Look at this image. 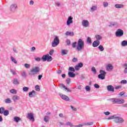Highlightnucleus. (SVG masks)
Wrapping results in <instances>:
<instances>
[{
  "label": "nucleus",
  "instance_id": "1a4fd4ad",
  "mask_svg": "<svg viewBox=\"0 0 127 127\" xmlns=\"http://www.w3.org/2000/svg\"><path fill=\"white\" fill-rule=\"evenodd\" d=\"M106 70L108 72H111V71H113L114 70V66L112 65L111 64H108L106 67Z\"/></svg>",
  "mask_w": 127,
  "mask_h": 127
},
{
  "label": "nucleus",
  "instance_id": "4c0bfd02",
  "mask_svg": "<svg viewBox=\"0 0 127 127\" xmlns=\"http://www.w3.org/2000/svg\"><path fill=\"white\" fill-rule=\"evenodd\" d=\"M10 72L11 73V74H12V75H16L17 73H16V71H15V70H13L12 69H11L10 70Z\"/></svg>",
  "mask_w": 127,
  "mask_h": 127
},
{
  "label": "nucleus",
  "instance_id": "f257e3e1",
  "mask_svg": "<svg viewBox=\"0 0 127 127\" xmlns=\"http://www.w3.org/2000/svg\"><path fill=\"white\" fill-rule=\"evenodd\" d=\"M77 42H73L72 44V48H76V51H82L85 48V42L82 39H79Z\"/></svg>",
  "mask_w": 127,
  "mask_h": 127
},
{
  "label": "nucleus",
  "instance_id": "ddd939ff",
  "mask_svg": "<svg viewBox=\"0 0 127 127\" xmlns=\"http://www.w3.org/2000/svg\"><path fill=\"white\" fill-rule=\"evenodd\" d=\"M107 89L109 92H114L115 88L112 85H108L107 86Z\"/></svg>",
  "mask_w": 127,
  "mask_h": 127
},
{
  "label": "nucleus",
  "instance_id": "393cba45",
  "mask_svg": "<svg viewBox=\"0 0 127 127\" xmlns=\"http://www.w3.org/2000/svg\"><path fill=\"white\" fill-rule=\"evenodd\" d=\"M115 7L116 8H123V7H124V5L120 4H116L115 5Z\"/></svg>",
  "mask_w": 127,
  "mask_h": 127
},
{
  "label": "nucleus",
  "instance_id": "9d476101",
  "mask_svg": "<svg viewBox=\"0 0 127 127\" xmlns=\"http://www.w3.org/2000/svg\"><path fill=\"white\" fill-rule=\"evenodd\" d=\"M27 118L30 120V121H32V122H34V116L33 114L32 113H28Z\"/></svg>",
  "mask_w": 127,
  "mask_h": 127
},
{
  "label": "nucleus",
  "instance_id": "052dcab7",
  "mask_svg": "<svg viewBox=\"0 0 127 127\" xmlns=\"http://www.w3.org/2000/svg\"><path fill=\"white\" fill-rule=\"evenodd\" d=\"M94 87L96 89H99V88H100V85H99V84L96 83V84H94Z\"/></svg>",
  "mask_w": 127,
  "mask_h": 127
},
{
  "label": "nucleus",
  "instance_id": "a19ab883",
  "mask_svg": "<svg viewBox=\"0 0 127 127\" xmlns=\"http://www.w3.org/2000/svg\"><path fill=\"white\" fill-rule=\"evenodd\" d=\"M85 90L87 92H89V91H91V87H90L89 85L86 86Z\"/></svg>",
  "mask_w": 127,
  "mask_h": 127
},
{
  "label": "nucleus",
  "instance_id": "774afa93",
  "mask_svg": "<svg viewBox=\"0 0 127 127\" xmlns=\"http://www.w3.org/2000/svg\"><path fill=\"white\" fill-rule=\"evenodd\" d=\"M43 77V75L41 74L38 75V80H41V78Z\"/></svg>",
  "mask_w": 127,
  "mask_h": 127
},
{
  "label": "nucleus",
  "instance_id": "4468645a",
  "mask_svg": "<svg viewBox=\"0 0 127 127\" xmlns=\"http://www.w3.org/2000/svg\"><path fill=\"white\" fill-rule=\"evenodd\" d=\"M100 45V41H94L92 43L93 47H98Z\"/></svg>",
  "mask_w": 127,
  "mask_h": 127
},
{
  "label": "nucleus",
  "instance_id": "7c9ffc66",
  "mask_svg": "<svg viewBox=\"0 0 127 127\" xmlns=\"http://www.w3.org/2000/svg\"><path fill=\"white\" fill-rule=\"evenodd\" d=\"M42 60H43V62H45V61H47V55H44L42 57Z\"/></svg>",
  "mask_w": 127,
  "mask_h": 127
},
{
  "label": "nucleus",
  "instance_id": "5701e85b",
  "mask_svg": "<svg viewBox=\"0 0 127 127\" xmlns=\"http://www.w3.org/2000/svg\"><path fill=\"white\" fill-rule=\"evenodd\" d=\"M20 121H21V119L18 117H15L13 119V121L15 122V123H18Z\"/></svg>",
  "mask_w": 127,
  "mask_h": 127
},
{
  "label": "nucleus",
  "instance_id": "a18cd8bd",
  "mask_svg": "<svg viewBox=\"0 0 127 127\" xmlns=\"http://www.w3.org/2000/svg\"><path fill=\"white\" fill-rule=\"evenodd\" d=\"M103 5L104 7H107V6H109V3H108V2H104L103 3Z\"/></svg>",
  "mask_w": 127,
  "mask_h": 127
},
{
  "label": "nucleus",
  "instance_id": "473e14b6",
  "mask_svg": "<svg viewBox=\"0 0 127 127\" xmlns=\"http://www.w3.org/2000/svg\"><path fill=\"white\" fill-rule=\"evenodd\" d=\"M32 95H37V92L34 90H32L31 92H29V96H32Z\"/></svg>",
  "mask_w": 127,
  "mask_h": 127
},
{
  "label": "nucleus",
  "instance_id": "a211bd4d",
  "mask_svg": "<svg viewBox=\"0 0 127 127\" xmlns=\"http://www.w3.org/2000/svg\"><path fill=\"white\" fill-rule=\"evenodd\" d=\"M68 75L69 77H70V78H74V77H75V76H76V75L75 74V73L74 72H71V71L68 72Z\"/></svg>",
  "mask_w": 127,
  "mask_h": 127
},
{
  "label": "nucleus",
  "instance_id": "6e6d98bb",
  "mask_svg": "<svg viewBox=\"0 0 127 127\" xmlns=\"http://www.w3.org/2000/svg\"><path fill=\"white\" fill-rule=\"evenodd\" d=\"M55 4L57 5V6H58L59 7L61 5V4L60 3V2H58V1H56L55 2Z\"/></svg>",
  "mask_w": 127,
  "mask_h": 127
},
{
  "label": "nucleus",
  "instance_id": "680f3d73",
  "mask_svg": "<svg viewBox=\"0 0 127 127\" xmlns=\"http://www.w3.org/2000/svg\"><path fill=\"white\" fill-rule=\"evenodd\" d=\"M121 84H127V82L126 80H123L121 81Z\"/></svg>",
  "mask_w": 127,
  "mask_h": 127
},
{
  "label": "nucleus",
  "instance_id": "9b49d317",
  "mask_svg": "<svg viewBox=\"0 0 127 127\" xmlns=\"http://www.w3.org/2000/svg\"><path fill=\"white\" fill-rule=\"evenodd\" d=\"M72 23H73V18L72 17V16H70L67 18V20L66 21V24L67 25H69Z\"/></svg>",
  "mask_w": 127,
  "mask_h": 127
},
{
  "label": "nucleus",
  "instance_id": "f03ea898",
  "mask_svg": "<svg viewBox=\"0 0 127 127\" xmlns=\"http://www.w3.org/2000/svg\"><path fill=\"white\" fill-rule=\"evenodd\" d=\"M108 101H110V102H111L113 104H118L119 105H122L125 103V99L121 98H114L108 99Z\"/></svg>",
  "mask_w": 127,
  "mask_h": 127
},
{
  "label": "nucleus",
  "instance_id": "aec40b11",
  "mask_svg": "<svg viewBox=\"0 0 127 127\" xmlns=\"http://www.w3.org/2000/svg\"><path fill=\"white\" fill-rule=\"evenodd\" d=\"M65 35H66V36H74V32H69V31H67L65 33Z\"/></svg>",
  "mask_w": 127,
  "mask_h": 127
},
{
  "label": "nucleus",
  "instance_id": "37998d69",
  "mask_svg": "<svg viewBox=\"0 0 127 127\" xmlns=\"http://www.w3.org/2000/svg\"><path fill=\"white\" fill-rule=\"evenodd\" d=\"M5 109L3 107L0 108V114H3Z\"/></svg>",
  "mask_w": 127,
  "mask_h": 127
},
{
  "label": "nucleus",
  "instance_id": "4be33fe9",
  "mask_svg": "<svg viewBox=\"0 0 127 127\" xmlns=\"http://www.w3.org/2000/svg\"><path fill=\"white\" fill-rule=\"evenodd\" d=\"M95 38H96V41H100V40H102V37L100 35H96L95 36Z\"/></svg>",
  "mask_w": 127,
  "mask_h": 127
},
{
  "label": "nucleus",
  "instance_id": "5fc2aeb1",
  "mask_svg": "<svg viewBox=\"0 0 127 127\" xmlns=\"http://www.w3.org/2000/svg\"><path fill=\"white\" fill-rule=\"evenodd\" d=\"M66 44L68 46H70L71 44V41L69 39L66 40Z\"/></svg>",
  "mask_w": 127,
  "mask_h": 127
},
{
  "label": "nucleus",
  "instance_id": "c85d7f7f",
  "mask_svg": "<svg viewBox=\"0 0 127 127\" xmlns=\"http://www.w3.org/2000/svg\"><path fill=\"white\" fill-rule=\"evenodd\" d=\"M97 5L95 6H93L91 8H90V11L91 12H94L95 10H97Z\"/></svg>",
  "mask_w": 127,
  "mask_h": 127
},
{
  "label": "nucleus",
  "instance_id": "ea45409f",
  "mask_svg": "<svg viewBox=\"0 0 127 127\" xmlns=\"http://www.w3.org/2000/svg\"><path fill=\"white\" fill-rule=\"evenodd\" d=\"M35 90H36V91H37L38 92H39V91H40V87L39 86V85H36L35 86Z\"/></svg>",
  "mask_w": 127,
  "mask_h": 127
},
{
  "label": "nucleus",
  "instance_id": "864d4df0",
  "mask_svg": "<svg viewBox=\"0 0 127 127\" xmlns=\"http://www.w3.org/2000/svg\"><path fill=\"white\" fill-rule=\"evenodd\" d=\"M77 66H78V67H79V68H82V67H83V66H84V64H83V63H80L78 64Z\"/></svg>",
  "mask_w": 127,
  "mask_h": 127
},
{
  "label": "nucleus",
  "instance_id": "6e6552de",
  "mask_svg": "<svg viewBox=\"0 0 127 127\" xmlns=\"http://www.w3.org/2000/svg\"><path fill=\"white\" fill-rule=\"evenodd\" d=\"M114 121L115 122V123H119V124H122V123H124V122H125V120L121 117H117V115H116L115 120H114Z\"/></svg>",
  "mask_w": 127,
  "mask_h": 127
},
{
  "label": "nucleus",
  "instance_id": "de8ad7c7",
  "mask_svg": "<svg viewBox=\"0 0 127 127\" xmlns=\"http://www.w3.org/2000/svg\"><path fill=\"white\" fill-rule=\"evenodd\" d=\"M113 119H114V120H115L116 115H114V116L109 117L108 118H107V120H113Z\"/></svg>",
  "mask_w": 127,
  "mask_h": 127
},
{
  "label": "nucleus",
  "instance_id": "338daca9",
  "mask_svg": "<svg viewBox=\"0 0 127 127\" xmlns=\"http://www.w3.org/2000/svg\"><path fill=\"white\" fill-rule=\"evenodd\" d=\"M13 51H14V52H15V53H18V52H17V50H16V49H15V48H13Z\"/></svg>",
  "mask_w": 127,
  "mask_h": 127
},
{
  "label": "nucleus",
  "instance_id": "0eeeda50",
  "mask_svg": "<svg viewBox=\"0 0 127 127\" xmlns=\"http://www.w3.org/2000/svg\"><path fill=\"white\" fill-rule=\"evenodd\" d=\"M17 9V4L16 3H12L10 6L9 10L11 11V12H14L15 10Z\"/></svg>",
  "mask_w": 127,
  "mask_h": 127
},
{
  "label": "nucleus",
  "instance_id": "79ce46f5",
  "mask_svg": "<svg viewBox=\"0 0 127 127\" xmlns=\"http://www.w3.org/2000/svg\"><path fill=\"white\" fill-rule=\"evenodd\" d=\"M21 76L23 77V78H26V72H25V71L22 72Z\"/></svg>",
  "mask_w": 127,
  "mask_h": 127
},
{
  "label": "nucleus",
  "instance_id": "6ab92c4d",
  "mask_svg": "<svg viewBox=\"0 0 127 127\" xmlns=\"http://www.w3.org/2000/svg\"><path fill=\"white\" fill-rule=\"evenodd\" d=\"M19 99H20V98L18 96H13L12 97V99L13 100V101H14V102H16V101H18Z\"/></svg>",
  "mask_w": 127,
  "mask_h": 127
},
{
  "label": "nucleus",
  "instance_id": "7ed1b4c3",
  "mask_svg": "<svg viewBox=\"0 0 127 127\" xmlns=\"http://www.w3.org/2000/svg\"><path fill=\"white\" fill-rule=\"evenodd\" d=\"M40 71V68L39 67L36 66L34 68H33L31 69L30 75H34L35 74H37V73H39Z\"/></svg>",
  "mask_w": 127,
  "mask_h": 127
},
{
  "label": "nucleus",
  "instance_id": "58836bf2",
  "mask_svg": "<svg viewBox=\"0 0 127 127\" xmlns=\"http://www.w3.org/2000/svg\"><path fill=\"white\" fill-rule=\"evenodd\" d=\"M28 90H29V88L26 86L23 87V92H28Z\"/></svg>",
  "mask_w": 127,
  "mask_h": 127
},
{
  "label": "nucleus",
  "instance_id": "dca6fc26",
  "mask_svg": "<svg viewBox=\"0 0 127 127\" xmlns=\"http://www.w3.org/2000/svg\"><path fill=\"white\" fill-rule=\"evenodd\" d=\"M61 98H62L64 101H66V102H69L70 101V98L67 96H61Z\"/></svg>",
  "mask_w": 127,
  "mask_h": 127
},
{
  "label": "nucleus",
  "instance_id": "b1692460",
  "mask_svg": "<svg viewBox=\"0 0 127 127\" xmlns=\"http://www.w3.org/2000/svg\"><path fill=\"white\" fill-rule=\"evenodd\" d=\"M49 120H50V117L48 116H45L44 118V121L45 123H48V122H49Z\"/></svg>",
  "mask_w": 127,
  "mask_h": 127
},
{
  "label": "nucleus",
  "instance_id": "72a5a7b5",
  "mask_svg": "<svg viewBox=\"0 0 127 127\" xmlns=\"http://www.w3.org/2000/svg\"><path fill=\"white\" fill-rule=\"evenodd\" d=\"M11 60L14 64H17V61L15 59L13 58V57H11Z\"/></svg>",
  "mask_w": 127,
  "mask_h": 127
},
{
  "label": "nucleus",
  "instance_id": "2f4dec72",
  "mask_svg": "<svg viewBox=\"0 0 127 127\" xmlns=\"http://www.w3.org/2000/svg\"><path fill=\"white\" fill-rule=\"evenodd\" d=\"M3 114V115L5 116V117H6L7 116H8V115H9V111H8V110H5L4 111Z\"/></svg>",
  "mask_w": 127,
  "mask_h": 127
},
{
  "label": "nucleus",
  "instance_id": "412c9836",
  "mask_svg": "<svg viewBox=\"0 0 127 127\" xmlns=\"http://www.w3.org/2000/svg\"><path fill=\"white\" fill-rule=\"evenodd\" d=\"M119 26V24H118V23L117 22H113V23H110V24L109 25V27H112L113 26Z\"/></svg>",
  "mask_w": 127,
  "mask_h": 127
},
{
  "label": "nucleus",
  "instance_id": "423d86ee",
  "mask_svg": "<svg viewBox=\"0 0 127 127\" xmlns=\"http://www.w3.org/2000/svg\"><path fill=\"white\" fill-rule=\"evenodd\" d=\"M116 37H121L124 35V31L121 29H118L115 33Z\"/></svg>",
  "mask_w": 127,
  "mask_h": 127
},
{
  "label": "nucleus",
  "instance_id": "0e129e2a",
  "mask_svg": "<svg viewBox=\"0 0 127 127\" xmlns=\"http://www.w3.org/2000/svg\"><path fill=\"white\" fill-rule=\"evenodd\" d=\"M75 70L78 71V70H80V67H79V66H78V65H76L75 66Z\"/></svg>",
  "mask_w": 127,
  "mask_h": 127
},
{
  "label": "nucleus",
  "instance_id": "cd10ccee",
  "mask_svg": "<svg viewBox=\"0 0 127 127\" xmlns=\"http://www.w3.org/2000/svg\"><path fill=\"white\" fill-rule=\"evenodd\" d=\"M121 46L123 47L127 46V41L126 40L123 41L121 43Z\"/></svg>",
  "mask_w": 127,
  "mask_h": 127
},
{
  "label": "nucleus",
  "instance_id": "f8f14e48",
  "mask_svg": "<svg viewBox=\"0 0 127 127\" xmlns=\"http://www.w3.org/2000/svg\"><path fill=\"white\" fill-rule=\"evenodd\" d=\"M82 24L84 27H88L89 26V21L87 20H83L82 21Z\"/></svg>",
  "mask_w": 127,
  "mask_h": 127
},
{
  "label": "nucleus",
  "instance_id": "39448f33",
  "mask_svg": "<svg viewBox=\"0 0 127 127\" xmlns=\"http://www.w3.org/2000/svg\"><path fill=\"white\" fill-rule=\"evenodd\" d=\"M100 74L98 75L99 79H101V80L105 79V77H106V75L107 74V72L103 70H100Z\"/></svg>",
  "mask_w": 127,
  "mask_h": 127
},
{
  "label": "nucleus",
  "instance_id": "49530a36",
  "mask_svg": "<svg viewBox=\"0 0 127 127\" xmlns=\"http://www.w3.org/2000/svg\"><path fill=\"white\" fill-rule=\"evenodd\" d=\"M93 122H88L87 123H84V126H92L93 125Z\"/></svg>",
  "mask_w": 127,
  "mask_h": 127
},
{
  "label": "nucleus",
  "instance_id": "8fccbe9b",
  "mask_svg": "<svg viewBox=\"0 0 127 127\" xmlns=\"http://www.w3.org/2000/svg\"><path fill=\"white\" fill-rule=\"evenodd\" d=\"M68 71H71L72 72H75V68L74 67L70 66L69 67Z\"/></svg>",
  "mask_w": 127,
  "mask_h": 127
},
{
  "label": "nucleus",
  "instance_id": "4d7b16f0",
  "mask_svg": "<svg viewBox=\"0 0 127 127\" xmlns=\"http://www.w3.org/2000/svg\"><path fill=\"white\" fill-rule=\"evenodd\" d=\"M65 126H69V127H71L72 126V123L69 122H66L65 124Z\"/></svg>",
  "mask_w": 127,
  "mask_h": 127
},
{
  "label": "nucleus",
  "instance_id": "2eb2a0df",
  "mask_svg": "<svg viewBox=\"0 0 127 127\" xmlns=\"http://www.w3.org/2000/svg\"><path fill=\"white\" fill-rule=\"evenodd\" d=\"M12 83L13 85H19L20 84L19 81L16 78H13Z\"/></svg>",
  "mask_w": 127,
  "mask_h": 127
},
{
  "label": "nucleus",
  "instance_id": "69168bd1",
  "mask_svg": "<svg viewBox=\"0 0 127 127\" xmlns=\"http://www.w3.org/2000/svg\"><path fill=\"white\" fill-rule=\"evenodd\" d=\"M76 61H78V59L76 58H73V59H72V62H76Z\"/></svg>",
  "mask_w": 127,
  "mask_h": 127
},
{
  "label": "nucleus",
  "instance_id": "603ef678",
  "mask_svg": "<svg viewBox=\"0 0 127 127\" xmlns=\"http://www.w3.org/2000/svg\"><path fill=\"white\" fill-rule=\"evenodd\" d=\"M70 108L72 110V111H74V112L77 111V108L72 105L70 106Z\"/></svg>",
  "mask_w": 127,
  "mask_h": 127
},
{
  "label": "nucleus",
  "instance_id": "c756f323",
  "mask_svg": "<svg viewBox=\"0 0 127 127\" xmlns=\"http://www.w3.org/2000/svg\"><path fill=\"white\" fill-rule=\"evenodd\" d=\"M67 51L65 50H61V55L63 56L67 55Z\"/></svg>",
  "mask_w": 127,
  "mask_h": 127
},
{
  "label": "nucleus",
  "instance_id": "f704fd0d",
  "mask_svg": "<svg viewBox=\"0 0 127 127\" xmlns=\"http://www.w3.org/2000/svg\"><path fill=\"white\" fill-rule=\"evenodd\" d=\"M5 103L6 104H10L11 103V100L10 98H7L5 100Z\"/></svg>",
  "mask_w": 127,
  "mask_h": 127
},
{
  "label": "nucleus",
  "instance_id": "20e7f679",
  "mask_svg": "<svg viewBox=\"0 0 127 127\" xmlns=\"http://www.w3.org/2000/svg\"><path fill=\"white\" fill-rule=\"evenodd\" d=\"M59 43V38L58 37H56L52 43V47H56V46H58Z\"/></svg>",
  "mask_w": 127,
  "mask_h": 127
},
{
  "label": "nucleus",
  "instance_id": "c9c22d12",
  "mask_svg": "<svg viewBox=\"0 0 127 127\" xmlns=\"http://www.w3.org/2000/svg\"><path fill=\"white\" fill-rule=\"evenodd\" d=\"M87 42L88 44H91V43H92V39H91L90 37H87Z\"/></svg>",
  "mask_w": 127,
  "mask_h": 127
},
{
  "label": "nucleus",
  "instance_id": "f3484780",
  "mask_svg": "<svg viewBox=\"0 0 127 127\" xmlns=\"http://www.w3.org/2000/svg\"><path fill=\"white\" fill-rule=\"evenodd\" d=\"M60 86L61 87V88H63L64 89V90H67V92H69L70 91L69 90V88H67V87H66V86H65V85L63 84V83H61L60 84Z\"/></svg>",
  "mask_w": 127,
  "mask_h": 127
},
{
  "label": "nucleus",
  "instance_id": "bf43d9fd",
  "mask_svg": "<svg viewBox=\"0 0 127 127\" xmlns=\"http://www.w3.org/2000/svg\"><path fill=\"white\" fill-rule=\"evenodd\" d=\"M35 60L37 62H40V61H41V59L40 58H36L35 59Z\"/></svg>",
  "mask_w": 127,
  "mask_h": 127
},
{
  "label": "nucleus",
  "instance_id": "bb28decb",
  "mask_svg": "<svg viewBox=\"0 0 127 127\" xmlns=\"http://www.w3.org/2000/svg\"><path fill=\"white\" fill-rule=\"evenodd\" d=\"M47 61L48 62H51L52 61V57L49 56V54H47Z\"/></svg>",
  "mask_w": 127,
  "mask_h": 127
},
{
  "label": "nucleus",
  "instance_id": "a878e982",
  "mask_svg": "<svg viewBox=\"0 0 127 127\" xmlns=\"http://www.w3.org/2000/svg\"><path fill=\"white\" fill-rule=\"evenodd\" d=\"M10 93L13 94V95H16L17 91L14 89H12L10 90Z\"/></svg>",
  "mask_w": 127,
  "mask_h": 127
},
{
  "label": "nucleus",
  "instance_id": "13d9d810",
  "mask_svg": "<svg viewBox=\"0 0 127 127\" xmlns=\"http://www.w3.org/2000/svg\"><path fill=\"white\" fill-rule=\"evenodd\" d=\"M104 114L105 115V116H109V115H111V113L109 111L104 112Z\"/></svg>",
  "mask_w": 127,
  "mask_h": 127
},
{
  "label": "nucleus",
  "instance_id": "e2e57ef3",
  "mask_svg": "<svg viewBox=\"0 0 127 127\" xmlns=\"http://www.w3.org/2000/svg\"><path fill=\"white\" fill-rule=\"evenodd\" d=\"M54 53V50H51V51L49 52L50 55H52Z\"/></svg>",
  "mask_w": 127,
  "mask_h": 127
},
{
  "label": "nucleus",
  "instance_id": "09e8293b",
  "mask_svg": "<svg viewBox=\"0 0 127 127\" xmlns=\"http://www.w3.org/2000/svg\"><path fill=\"white\" fill-rule=\"evenodd\" d=\"M71 82V79L70 78H68L66 80V83L67 85H69Z\"/></svg>",
  "mask_w": 127,
  "mask_h": 127
},
{
  "label": "nucleus",
  "instance_id": "e433bc0d",
  "mask_svg": "<svg viewBox=\"0 0 127 127\" xmlns=\"http://www.w3.org/2000/svg\"><path fill=\"white\" fill-rule=\"evenodd\" d=\"M98 49L100 50V51H104V50H105L104 47L102 45H100L98 47Z\"/></svg>",
  "mask_w": 127,
  "mask_h": 127
},
{
  "label": "nucleus",
  "instance_id": "c03bdc74",
  "mask_svg": "<svg viewBox=\"0 0 127 127\" xmlns=\"http://www.w3.org/2000/svg\"><path fill=\"white\" fill-rule=\"evenodd\" d=\"M91 70L92 71V72H93L94 74H97V70H96L95 67H92L91 68Z\"/></svg>",
  "mask_w": 127,
  "mask_h": 127
},
{
  "label": "nucleus",
  "instance_id": "3c124183",
  "mask_svg": "<svg viewBox=\"0 0 127 127\" xmlns=\"http://www.w3.org/2000/svg\"><path fill=\"white\" fill-rule=\"evenodd\" d=\"M24 66L25 68H30V64H24Z\"/></svg>",
  "mask_w": 127,
  "mask_h": 127
}]
</instances>
